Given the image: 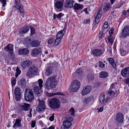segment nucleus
<instances>
[{"label":"nucleus","instance_id":"1","mask_svg":"<svg viewBox=\"0 0 129 129\" xmlns=\"http://www.w3.org/2000/svg\"><path fill=\"white\" fill-rule=\"evenodd\" d=\"M43 81L42 79H40L36 82L34 83L33 86V88L31 90L32 91L34 92V94L36 96H40L42 92V88L43 87Z\"/></svg>","mask_w":129,"mask_h":129},{"label":"nucleus","instance_id":"2","mask_svg":"<svg viewBox=\"0 0 129 129\" xmlns=\"http://www.w3.org/2000/svg\"><path fill=\"white\" fill-rule=\"evenodd\" d=\"M46 83V88L49 89L55 87L57 84V81L54 76H52L47 79Z\"/></svg>","mask_w":129,"mask_h":129},{"label":"nucleus","instance_id":"3","mask_svg":"<svg viewBox=\"0 0 129 129\" xmlns=\"http://www.w3.org/2000/svg\"><path fill=\"white\" fill-rule=\"evenodd\" d=\"M50 107L52 109H58L60 106V102L56 98L51 99L49 102Z\"/></svg>","mask_w":129,"mask_h":129},{"label":"nucleus","instance_id":"4","mask_svg":"<svg viewBox=\"0 0 129 129\" xmlns=\"http://www.w3.org/2000/svg\"><path fill=\"white\" fill-rule=\"evenodd\" d=\"M24 99L26 101L30 102L34 100V94L31 90L27 89L25 90L24 93Z\"/></svg>","mask_w":129,"mask_h":129},{"label":"nucleus","instance_id":"5","mask_svg":"<svg viewBox=\"0 0 129 129\" xmlns=\"http://www.w3.org/2000/svg\"><path fill=\"white\" fill-rule=\"evenodd\" d=\"M80 83L79 81L74 80L71 83L69 89L71 91L77 92L80 88Z\"/></svg>","mask_w":129,"mask_h":129},{"label":"nucleus","instance_id":"6","mask_svg":"<svg viewBox=\"0 0 129 129\" xmlns=\"http://www.w3.org/2000/svg\"><path fill=\"white\" fill-rule=\"evenodd\" d=\"M37 101L39 102V104L36 109L37 111L41 112L44 111V110L46 108V103L45 101L40 100L39 98L38 99Z\"/></svg>","mask_w":129,"mask_h":129},{"label":"nucleus","instance_id":"7","mask_svg":"<svg viewBox=\"0 0 129 129\" xmlns=\"http://www.w3.org/2000/svg\"><path fill=\"white\" fill-rule=\"evenodd\" d=\"M73 117L70 116H68L67 119L63 122V125L61 127L62 129H68L72 125L71 121L73 120Z\"/></svg>","mask_w":129,"mask_h":129},{"label":"nucleus","instance_id":"8","mask_svg":"<svg viewBox=\"0 0 129 129\" xmlns=\"http://www.w3.org/2000/svg\"><path fill=\"white\" fill-rule=\"evenodd\" d=\"M4 50L8 52L10 54V58L11 59H13L15 57L14 54L13 45L11 44H8L4 48Z\"/></svg>","mask_w":129,"mask_h":129},{"label":"nucleus","instance_id":"9","mask_svg":"<svg viewBox=\"0 0 129 129\" xmlns=\"http://www.w3.org/2000/svg\"><path fill=\"white\" fill-rule=\"evenodd\" d=\"M38 68L36 67L33 66L30 67L28 71L27 72L26 75L28 76L36 75L37 71Z\"/></svg>","mask_w":129,"mask_h":129},{"label":"nucleus","instance_id":"10","mask_svg":"<svg viewBox=\"0 0 129 129\" xmlns=\"http://www.w3.org/2000/svg\"><path fill=\"white\" fill-rule=\"evenodd\" d=\"M129 36V26H126L122 29L121 37L125 38L126 37Z\"/></svg>","mask_w":129,"mask_h":129},{"label":"nucleus","instance_id":"11","mask_svg":"<svg viewBox=\"0 0 129 129\" xmlns=\"http://www.w3.org/2000/svg\"><path fill=\"white\" fill-rule=\"evenodd\" d=\"M20 111H28L30 108V105L28 104L24 103L20 105L19 107Z\"/></svg>","mask_w":129,"mask_h":129},{"label":"nucleus","instance_id":"12","mask_svg":"<svg viewBox=\"0 0 129 129\" xmlns=\"http://www.w3.org/2000/svg\"><path fill=\"white\" fill-rule=\"evenodd\" d=\"M104 51V50H102L99 49H94L92 51V53H91V54L93 55L94 56H98L103 54Z\"/></svg>","mask_w":129,"mask_h":129},{"label":"nucleus","instance_id":"13","mask_svg":"<svg viewBox=\"0 0 129 129\" xmlns=\"http://www.w3.org/2000/svg\"><path fill=\"white\" fill-rule=\"evenodd\" d=\"M121 75L123 77H127L129 76V67L124 68L121 71Z\"/></svg>","mask_w":129,"mask_h":129},{"label":"nucleus","instance_id":"14","mask_svg":"<svg viewBox=\"0 0 129 129\" xmlns=\"http://www.w3.org/2000/svg\"><path fill=\"white\" fill-rule=\"evenodd\" d=\"M123 115L121 113H119L116 115V120L117 123L121 122L123 120Z\"/></svg>","mask_w":129,"mask_h":129},{"label":"nucleus","instance_id":"15","mask_svg":"<svg viewBox=\"0 0 129 129\" xmlns=\"http://www.w3.org/2000/svg\"><path fill=\"white\" fill-rule=\"evenodd\" d=\"M74 1L73 0H66L65 4V7L71 8L73 7Z\"/></svg>","mask_w":129,"mask_h":129},{"label":"nucleus","instance_id":"16","mask_svg":"<svg viewBox=\"0 0 129 129\" xmlns=\"http://www.w3.org/2000/svg\"><path fill=\"white\" fill-rule=\"evenodd\" d=\"M22 119L21 118H19L17 119L15 121V123L14 124L13 127V128L20 127H21L22 124L21 123V121Z\"/></svg>","mask_w":129,"mask_h":129},{"label":"nucleus","instance_id":"17","mask_svg":"<svg viewBox=\"0 0 129 129\" xmlns=\"http://www.w3.org/2000/svg\"><path fill=\"white\" fill-rule=\"evenodd\" d=\"M41 51V49L40 48H36L33 49L31 53L32 56H35L38 55Z\"/></svg>","mask_w":129,"mask_h":129},{"label":"nucleus","instance_id":"18","mask_svg":"<svg viewBox=\"0 0 129 129\" xmlns=\"http://www.w3.org/2000/svg\"><path fill=\"white\" fill-rule=\"evenodd\" d=\"M91 87L90 86H87L83 88L81 93L82 95H84L89 93L90 91Z\"/></svg>","mask_w":129,"mask_h":129},{"label":"nucleus","instance_id":"19","mask_svg":"<svg viewBox=\"0 0 129 129\" xmlns=\"http://www.w3.org/2000/svg\"><path fill=\"white\" fill-rule=\"evenodd\" d=\"M29 27L28 26L22 27L19 29V33L21 34H24L28 31L29 30Z\"/></svg>","mask_w":129,"mask_h":129},{"label":"nucleus","instance_id":"20","mask_svg":"<svg viewBox=\"0 0 129 129\" xmlns=\"http://www.w3.org/2000/svg\"><path fill=\"white\" fill-rule=\"evenodd\" d=\"M31 63V61L28 60H26L22 62L21 64V66L22 68L25 69L26 67L29 66Z\"/></svg>","mask_w":129,"mask_h":129},{"label":"nucleus","instance_id":"21","mask_svg":"<svg viewBox=\"0 0 129 129\" xmlns=\"http://www.w3.org/2000/svg\"><path fill=\"white\" fill-rule=\"evenodd\" d=\"M63 0H60L57 1L55 4V7L57 9L61 8L63 6Z\"/></svg>","mask_w":129,"mask_h":129},{"label":"nucleus","instance_id":"22","mask_svg":"<svg viewBox=\"0 0 129 129\" xmlns=\"http://www.w3.org/2000/svg\"><path fill=\"white\" fill-rule=\"evenodd\" d=\"M19 54H20L24 55L28 54L29 53V50L28 48H25L19 50Z\"/></svg>","mask_w":129,"mask_h":129},{"label":"nucleus","instance_id":"23","mask_svg":"<svg viewBox=\"0 0 129 129\" xmlns=\"http://www.w3.org/2000/svg\"><path fill=\"white\" fill-rule=\"evenodd\" d=\"M111 5L110 3H105L103 8V11L106 12L110 8Z\"/></svg>","mask_w":129,"mask_h":129},{"label":"nucleus","instance_id":"24","mask_svg":"<svg viewBox=\"0 0 129 129\" xmlns=\"http://www.w3.org/2000/svg\"><path fill=\"white\" fill-rule=\"evenodd\" d=\"M26 80L24 79H21L19 82L18 84L21 87H25V86Z\"/></svg>","mask_w":129,"mask_h":129},{"label":"nucleus","instance_id":"25","mask_svg":"<svg viewBox=\"0 0 129 129\" xmlns=\"http://www.w3.org/2000/svg\"><path fill=\"white\" fill-rule=\"evenodd\" d=\"M30 45L33 47H37L39 46L40 43L39 41L37 40H34L31 41L30 43Z\"/></svg>","mask_w":129,"mask_h":129},{"label":"nucleus","instance_id":"26","mask_svg":"<svg viewBox=\"0 0 129 129\" xmlns=\"http://www.w3.org/2000/svg\"><path fill=\"white\" fill-rule=\"evenodd\" d=\"M83 6L82 4L78 3L75 4L73 6L74 9L75 10H80L83 8Z\"/></svg>","mask_w":129,"mask_h":129},{"label":"nucleus","instance_id":"27","mask_svg":"<svg viewBox=\"0 0 129 129\" xmlns=\"http://www.w3.org/2000/svg\"><path fill=\"white\" fill-rule=\"evenodd\" d=\"M65 31V30L64 29L60 31L57 34L56 37L60 39L63 36Z\"/></svg>","mask_w":129,"mask_h":129},{"label":"nucleus","instance_id":"28","mask_svg":"<svg viewBox=\"0 0 129 129\" xmlns=\"http://www.w3.org/2000/svg\"><path fill=\"white\" fill-rule=\"evenodd\" d=\"M47 96L48 97H50L53 95H64V94L61 93L60 92H58L55 93H51L48 92H47L46 94Z\"/></svg>","mask_w":129,"mask_h":129},{"label":"nucleus","instance_id":"29","mask_svg":"<svg viewBox=\"0 0 129 129\" xmlns=\"http://www.w3.org/2000/svg\"><path fill=\"white\" fill-rule=\"evenodd\" d=\"M108 60L109 62L112 66L114 68H115L116 67V64L113 59L111 58H108Z\"/></svg>","mask_w":129,"mask_h":129},{"label":"nucleus","instance_id":"30","mask_svg":"<svg viewBox=\"0 0 129 129\" xmlns=\"http://www.w3.org/2000/svg\"><path fill=\"white\" fill-rule=\"evenodd\" d=\"M52 72V69L51 67H48L47 68L46 70L45 74L48 76L51 75Z\"/></svg>","mask_w":129,"mask_h":129},{"label":"nucleus","instance_id":"31","mask_svg":"<svg viewBox=\"0 0 129 129\" xmlns=\"http://www.w3.org/2000/svg\"><path fill=\"white\" fill-rule=\"evenodd\" d=\"M93 100V97L91 96L87 98H85L83 101V102L84 104H87L89 103Z\"/></svg>","mask_w":129,"mask_h":129},{"label":"nucleus","instance_id":"32","mask_svg":"<svg viewBox=\"0 0 129 129\" xmlns=\"http://www.w3.org/2000/svg\"><path fill=\"white\" fill-rule=\"evenodd\" d=\"M108 75V73L106 72H101L99 74L100 77L101 78H104L106 77Z\"/></svg>","mask_w":129,"mask_h":129},{"label":"nucleus","instance_id":"33","mask_svg":"<svg viewBox=\"0 0 129 129\" xmlns=\"http://www.w3.org/2000/svg\"><path fill=\"white\" fill-rule=\"evenodd\" d=\"M120 53L122 56H125L128 53L127 51L123 49H120Z\"/></svg>","mask_w":129,"mask_h":129},{"label":"nucleus","instance_id":"34","mask_svg":"<svg viewBox=\"0 0 129 129\" xmlns=\"http://www.w3.org/2000/svg\"><path fill=\"white\" fill-rule=\"evenodd\" d=\"M0 2L3 4L2 5V9L3 10H4L5 9V7L7 4L6 0H0Z\"/></svg>","mask_w":129,"mask_h":129},{"label":"nucleus","instance_id":"35","mask_svg":"<svg viewBox=\"0 0 129 129\" xmlns=\"http://www.w3.org/2000/svg\"><path fill=\"white\" fill-rule=\"evenodd\" d=\"M105 96L104 95H102L100 96L99 98L100 102L104 104L105 101Z\"/></svg>","mask_w":129,"mask_h":129},{"label":"nucleus","instance_id":"36","mask_svg":"<svg viewBox=\"0 0 129 129\" xmlns=\"http://www.w3.org/2000/svg\"><path fill=\"white\" fill-rule=\"evenodd\" d=\"M20 0H15V7L16 8H18L21 5L20 4Z\"/></svg>","mask_w":129,"mask_h":129},{"label":"nucleus","instance_id":"37","mask_svg":"<svg viewBox=\"0 0 129 129\" xmlns=\"http://www.w3.org/2000/svg\"><path fill=\"white\" fill-rule=\"evenodd\" d=\"M14 93L15 95L21 94L20 93V89L19 87L16 88L15 90Z\"/></svg>","mask_w":129,"mask_h":129},{"label":"nucleus","instance_id":"38","mask_svg":"<svg viewBox=\"0 0 129 129\" xmlns=\"http://www.w3.org/2000/svg\"><path fill=\"white\" fill-rule=\"evenodd\" d=\"M17 8L19 9L20 12L21 13H23L24 12L23 7L22 6L20 5L19 7Z\"/></svg>","mask_w":129,"mask_h":129},{"label":"nucleus","instance_id":"39","mask_svg":"<svg viewBox=\"0 0 129 129\" xmlns=\"http://www.w3.org/2000/svg\"><path fill=\"white\" fill-rule=\"evenodd\" d=\"M60 39L58 38H57L55 41L54 44L56 46L59 44L60 43Z\"/></svg>","mask_w":129,"mask_h":129},{"label":"nucleus","instance_id":"40","mask_svg":"<svg viewBox=\"0 0 129 129\" xmlns=\"http://www.w3.org/2000/svg\"><path fill=\"white\" fill-rule=\"evenodd\" d=\"M88 79L90 81H92L94 79L93 75L92 74L89 75L88 77Z\"/></svg>","mask_w":129,"mask_h":129},{"label":"nucleus","instance_id":"41","mask_svg":"<svg viewBox=\"0 0 129 129\" xmlns=\"http://www.w3.org/2000/svg\"><path fill=\"white\" fill-rule=\"evenodd\" d=\"M16 78L14 77H12L11 79V82L12 86H14L16 84Z\"/></svg>","mask_w":129,"mask_h":129},{"label":"nucleus","instance_id":"42","mask_svg":"<svg viewBox=\"0 0 129 129\" xmlns=\"http://www.w3.org/2000/svg\"><path fill=\"white\" fill-rule=\"evenodd\" d=\"M98 65L99 67L101 68H104L105 66V64L103 63V62L100 61L98 63Z\"/></svg>","mask_w":129,"mask_h":129},{"label":"nucleus","instance_id":"43","mask_svg":"<svg viewBox=\"0 0 129 129\" xmlns=\"http://www.w3.org/2000/svg\"><path fill=\"white\" fill-rule=\"evenodd\" d=\"M101 19L100 17H95V22L96 24H98L100 21Z\"/></svg>","mask_w":129,"mask_h":129},{"label":"nucleus","instance_id":"44","mask_svg":"<svg viewBox=\"0 0 129 129\" xmlns=\"http://www.w3.org/2000/svg\"><path fill=\"white\" fill-rule=\"evenodd\" d=\"M108 92L110 94V96H114L115 94L114 92L111 89H110L109 90Z\"/></svg>","mask_w":129,"mask_h":129},{"label":"nucleus","instance_id":"45","mask_svg":"<svg viewBox=\"0 0 129 129\" xmlns=\"http://www.w3.org/2000/svg\"><path fill=\"white\" fill-rule=\"evenodd\" d=\"M76 74L79 76L81 75L82 73V71L81 69H78L76 71Z\"/></svg>","mask_w":129,"mask_h":129},{"label":"nucleus","instance_id":"46","mask_svg":"<svg viewBox=\"0 0 129 129\" xmlns=\"http://www.w3.org/2000/svg\"><path fill=\"white\" fill-rule=\"evenodd\" d=\"M83 11L86 14H89L90 13L89 12L90 11L89 8H85Z\"/></svg>","mask_w":129,"mask_h":129},{"label":"nucleus","instance_id":"47","mask_svg":"<svg viewBox=\"0 0 129 129\" xmlns=\"http://www.w3.org/2000/svg\"><path fill=\"white\" fill-rule=\"evenodd\" d=\"M30 29L31 31L30 35L32 36L35 33V29L33 27H30Z\"/></svg>","mask_w":129,"mask_h":129},{"label":"nucleus","instance_id":"48","mask_svg":"<svg viewBox=\"0 0 129 129\" xmlns=\"http://www.w3.org/2000/svg\"><path fill=\"white\" fill-rule=\"evenodd\" d=\"M70 112V114L72 115H74L75 110L73 108H72L69 110Z\"/></svg>","mask_w":129,"mask_h":129},{"label":"nucleus","instance_id":"49","mask_svg":"<svg viewBox=\"0 0 129 129\" xmlns=\"http://www.w3.org/2000/svg\"><path fill=\"white\" fill-rule=\"evenodd\" d=\"M15 95L16 100L17 101H19L21 98V94H17Z\"/></svg>","mask_w":129,"mask_h":129},{"label":"nucleus","instance_id":"50","mask_svg":"<svg viewBox=\"0 0 129 129\" xmlns=\"http://www.w3.org/2000/svg\"><path fill=\"white\" fill-rule=\"evenodd\" d=\"M114 31V29L113 28H112L109 31V34L110 35V37H111L112 35L113 34Z\"/></svg>","mask_w":129,"mask_h":129},{"label":"nucleus","instance_id":"51","mask_svg":"<svg viewBox=\"0 0 129 129\" xmlns=\"http://www.w3.org/2000/svg\"><path fill=\"white\" fill-rule=\"evenodd\" d=\"M31 127L34 128L35 126L36 122L35 121H31Z\"/></svg>","mask_w":129,"mask_h":129},{"label":"nucleus","instance_id":"52","mask_svg":"<svg viewBox=\"0 0 129 129\" xmlns=\"http://www.w3.org/2000/svg\"><path fill=\"white\" fill-rule=\"evenodd\" d=\"M104 27V28L106 29L107 28L108 26V24L107 22H105L103 25Z\"/></svg>","mask_w":129,"mask_h":129},{"label":"nucleus","instance_id":"53","mask_svg":"<svg viewBox=\"0 0 129 129\" xmlns=\"http://www.w3.org/2000/svg\"><path fill=\"white\" fill-rule=\"evenodd\" d=\"M54 119V113H53L52 115L50 116L49 117V120L51 121H53Z\"/></svg>","mask_w":129,"mask_h":129},{"label":"nucleus","instance_id":"54","mask_svg":"<svg viewBox=\"0 0 129 129\" xmlns=\"http://www.w3.org/2000/svg\"><path fill=\"white\" fill-rule=\"evenodd\" d=\"M84 21H83V23L84 24H86L87 23L89 22H90V19H87L86 20H84Z\"/></svg>","mask_w":129,"mask_h":129},{"label":"nucleus","instance_id":"55","mask_svg":"<svg viewBox=\"0 0 129 129\" xmlns=\"http://www.w3.org/2000/svg\"><path fill=\"white\" fill-rule=\"evenodd\" d=\"M16 74L18 75H19L21 73V71L19 69L18 67H17L16 70Z\"/></svg>","mask_w":129,"mask_h":129},{"label":"nucleus","instance_id":"56","mask_svg":"<svg viewBox=\"0 0 129 129\" xmlns=\"http://www.w3.org/2000/svg\"><path fill=\"white\" fill-rule=\"evenodd\" d=\"M107 40L109 43H110L111 44H112L113 43V40L110 38H108Z\"/></svg>","mask_w":129,"mask_h":129},{"label":"nucleus","instance_id":"57","mask_svg":"<svg viewBox=\"0 0 129 129\" xmlns=\"http://www.w3.org/2000/svg\"><path fill=\"white\" fill-rule=\"evenodd\" d=\"M54 41V40L53 39H51L49 40L48 41V43L49 44H50L52 43Z\"/></svg>","mask_w":129,"mask_h":129},{"label":"nucleus","instance_id":"58","mask_svg":"<svg viewBox=\"0 0 129 129\" xmlns=\"http://www.w3.org/2000/svg\"><path fill=\"white\" fill-rule=\"evenodd\" d=\"M124 82L126 84H128V85L129 86V78L125 80Z\"/></svg>","mask_w":129,"mask_h":129},{"label":"nucleus","instance_id":"59","mask_svg":"<svg viewBox=\"0 0 129 129\" xmlns=\"http://www.w3.org/2000/svg\"><path fill=\"white\" fill-rule=\"evenodd\" d=\"M109 99V98L108 97H107L105 99V101L104 103V105H105L106 104L108 100Z\"/></svg>","mask_w":129,"mask_h":129},{"label":"nucleus","instance_id":"60","mask_svg":"<svg viewBox=\"0 0 129 129\" xmlns=\"http://www.w3.org/2000/svg\"><path fill=\"white\" fill-rule=\"evenodd\" d=\"M32 110V109H30L29 111V114L27 115H28V116L29 117H32V115L31 113Z\"/></svg>","mask_w":129,"mask_h":129},{"label":"nucleus","instance_id":"61","mask_svg":"<svg viewBox=\"0 0 129 129\" xmlns=\"http://www.w3.org/2000/svg\"><path fill=\"white\" fill-rule=\"evenodd\" d=\"M64 15V14H62V13H60L59 14H57V15H55V14H54V16H62Z\"/></svg>","mask_w":129,"mask_h":129},{"label":"nucleus","instance_id":"62","mask_svg":"<svg viewBox=\"0 0 129 129\" xmlns=\"http://www.w3.org/2000/svg\"><path fill=\"white\" fill-rule=\"evenodd\" d=\"M115 84V83H113L111 85L110 87V89H113L114 88Z\"/></svg>","mask_w":129,"mask_h":129},{"label":"nucleus","instance_id":"63","mask_svg":"<svg viewBox=\"0 0 129 129\" xmlns=\"http://www.w3.org/2000/svg\"><path fill=\"white\" fill-rule=\"evenodd\" d=\"M102 12L100 10H99L97 13V14H96V16H99V15H100V16L101 15V13Z\"/></svg>","mask_w":129,"mask_h":129},{"label":"nucleus","instance_id":"64","mask_svg":"<svg viewBox=\"0 0 129 129\" xmlns=\"http://www.w3.org/2000/svg\"><path fill=\"white\" fill-rule=\"evenodd\" d=\"M103 107H102L100 108L98 111V112H101L103 111Z\"/></svg>","mask_w":129,"mask_h":129}]
</instances>
